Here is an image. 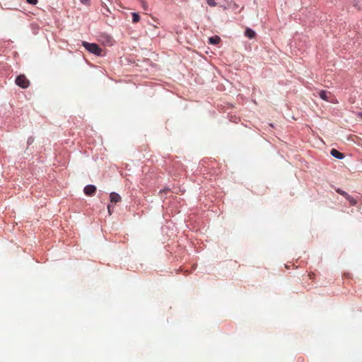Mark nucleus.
<instances>
[{
  "mask_svg": "<svg viewBox=\"0 0 362 362\" xmlns=\"http://www.w3.org/2000/svg\"><path fill=\"white\" fill-rule=\"evenodd\" d=\"M26 1L32 5H36L37 4V0H26Z\"/></svg>",
  "mask_w": 362,
  "mask_h": 362,
  "instance_id": "2eb2a0df",
  "label": "nucleus"
},
{
  "mask_svg": "<svg viewBox=\"0 0 362 362\" xmlns=\"http://www.w3.org/2000/svg\"><path fill=\"white\" fill-rule=\"evenodd\" d=\"M142 8L146 11L148 9V4L145 0H139Z\"/></svg>",
  "mask_w": 362,
  "mask_h": 362,
  "instance_id": "f8f14e48",
  "label": "nucleus"
},
{
  "mask_svg": "<svg viewBox=\"0 0 362 362\" xmlns=\"http://www.w3.org/2000/svg\"><path fill=\"white\" fill-rule=\"evenodd\" d=\"M83 192L88 196H93L96 192V187L92 185H87L84 187Z\"/></svg>",
  "mask_w": 362,
  "mask_h": 362,
  "instance_id": "7ed1b4c3",
  "label": "nucleus"
},
{
  "mask_svg": "<svg viewBox=\"0 0 362 362\" xmlns=\"http://www.w3.org/2000/svg\"><path fill=\"white\" fill-rule=\"evenodd\" d=\"M80 2L83 5L89 6L90 0H80Z\"/></svg>",
  "mask_w": 362,
  "mask_h": 362,
  "instance_id": "4468645a",
  "label": "nucleus"
},
{
  "mask_svg": "<svg viewBox=\"0 0 362 362\" xmlns=\"http://www.w3.org/2000/svg\"><path fill=\"white\" fill-rule=\"evenodd\" d=\"M314 275H315V274H314L313 272H310V273L308 274V276H309L310 279H311L313 278Z\"/></svg>",
  "mask_w": 362,
  "mask_h": 362,
  "instance_id": "dca6fc26",
  "label": "nucleus"
},
{
  "mask_svg": "<svg viewBox=\"0 0 362 362\" xmlns=\"http://www.w3.org/2000/svg\"><path fill=\"white\" fill-rule=\"evenodd\" d=\"M346 199L349 201V204L351 206H355L357 204L356 199H355L354 198H353L350 195H349V197Z\"/></svg>",
  "mask_w": 362,
  "mask_h": 362,
  "instance_id": "9b49d317",
  "label": "nucleus"
},
{
  "mask_svg": "<svg viewBox=\"0 0 362 362\" xmlns=\"http://www.w3.org/2000/svg\"><path fill=\"white\" fill-rule=\"evenodd\" d=\"M245 35L249 39H253L256 36V33L251 28H247L245 31Z\"/></svg>",
  "mask_w": 362,
  "mask_h": 362,
  "instance_id": "423d86ee",
  "label": "nucleus"
},
{
  "mask_svg": "<svg viewBox=\"0 0 362 362\" xmlns=\"http://www.w3.org/2000/svg\"><path fill=\"white\" fill-rule=\"evenodd\" d=\"M206 2L209 4V6L211 7H214L216 6V2L215 1V0H206Z\"/></svg>",
  "mask_w": 362,
  "mask_h": 362,
  "instance_id": "ddd939ff",
  "label": "nucleus"
},
{
  "mask_svg": "<svg viewBox=\"0 0 362 362\" xmlns=\"http://www.w3.org/2000/svg\"><path fill=\"white\" fill-rule=\"evenodd\" d=\"M209 41L211 45H218L221 42V38L218 36L215 35L209 37Z\"/></svg>",
  "mask_w": 362,
  "mask_h": 362,
  "instance_id": "0eeeda50",
  "label": "nucleus"
},
{
  "mask_svg": "<svg viewBox=\"0 0 362 362\" xmlns=\"http://www.w3.org/2000/svg\"><path fill=\"white\" fill-rule=\"evenodd\" d=\"M361 117H362V114H361Z\"/></svg>",
  "mask_w": 362,
  "mask_h": 362,
  "instance_id": "6ab92c4d",
  "label": "nucleus"
},
{
  "mask_svg": "<svg viewBox=\"0 0 362 362\" xmlns=\"http://www.w3.org/2000/svg\"><path fill=\"white\" fill-rule=\"evenodd\" d=\"M110 202L112 203H115V204L121 202V200H122V198L119 196V194H118L116 192H111L110 194Z\"/></svg>",
  "mask_w": 362,
  "mask_h": 362,
  "instance_id": "20e7f679",
  "label": "nucleus"
},
{
  "mask_svg": "<svg viewBox=\"0 0 362 362\" xmlns=\"http://www.w3.org/2000/svg\"><path fill=\"white\" fill-rule=\"evenodd\" d=\"M16 83L22 88H27L30 86V81L25 75L21 74L16 78Z\"/></svg>",
  "mask_w": 362,
  "mask_h": 362,
  "instance_id": "f03ea898",
  "label": "nucleus"
},
{
  "mask_svg": "<svg viewBox=\"0 0 362 362\" xmlns=\"http://www.w3.org/2000/svg\"><path fill=\"white\" fill-rule=\"evenodd\" d=\"M107 209H108L109 214H112V212H111L112 209H110V205L107 206Z\"/></svg>",
  "mask_w": 362,
  "mask_h": 362,
  "instance_id": "f3484780",
  "label": "nucleus"
},
{
  "mask_svg": "<svg viewBox=\"0 0 362 362\" xmlns=\"http://www.w3.org/2000/svg\"><path fill=\"white\" fill-rule=\"evenodd\" d=\"M83 46L90 53H93L97 56H101L103 50L102 49L95 43H89L83 41L82 42Z\"/></svg>",
  "mask_w": 362,
  "mask_h": 362,
  "instance_id": "f257e3e1",
  "label": "nucleus"
},
{
  "mask_svg": "<svg viewBox=\"0 0 362 362\" xmlns=\"http://www.w3.org/2000/svg\"><path fill=\"white\" fill-rule=\"evenodd\" d=\"M330 94L329 92L326 91V90H320L319 92V96L324 100L325 101H328L329 100V97H328V95Z\"/></svg>",
  "mask_w": 362,
  "mask_h": 362,
  "instance_id": "6e6552de",
  "label": "nucleus"
},
{
  "mask_svg": "<svg viewBox=\"0 0 362 362\" xmlns=\"http://www.w3.org/2000/svg\"><path fill=\"white\" fill-rule=\"evenodd\" d=\"M330 153L333 157L338 158V159H342L344 158V155L335 148H332L331 150Z\"/></svg>",
  "mask_w": 362,
  "mask_h": 362,
  "instance_id": "39448f33",
  "label": "nucleus"
},
{
  "mask_svg": "<svg viewBox=\"0 0 362 362\" xmlns=\"http://www.w3.org/2000/svg\"><path fill=\"white\" fill-rule=\"evenodd\" d=\"M33 139H32V138H29V139H28V144H31V143L33 142Z\"/></svg>",
  "mask_w": 362,
  "mask_h": 362,
  "instance_id": "a211bd4d",
  "label": "nucleus"
},
{
  "mask_svg": "<svg viewBox=\"0 0 362 362\" xmlns=\"http://www.w3.org/2000/svg\"><path fill=\"white\" fill-rule=\"evenodd\" d=\"M336 192L339 194L342 195L345 199H346L349 195L347 192L339 188L336 189Z\"/></svg>",
  "mask_w": 362,
  "mask_h": 362,
  "instance_id": "9d476101",
  "label": "nucleus"
},
{
  "mask_svg": "<svg viewBox=\"0 0 362 362\" xmlns=\"http://www.w3.org/2000/svg\"><path fill=\"white\" fill-rule=\"evenodd\" d=\"M140 21V16L137 13H132V22L136 23Z\"/></svg>",
  "mask_w": 362,
  "mask_h": 362,
  "instance_id": "1a4fd4ad",
  "label": "nucleus"
}]
</instances>
